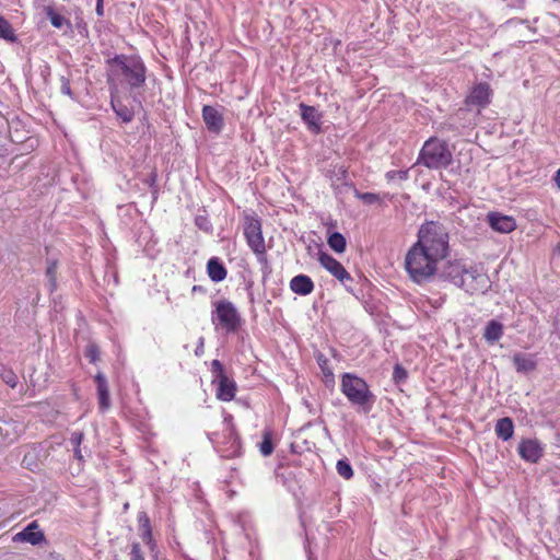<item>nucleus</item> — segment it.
<instances>
[{
    "instance_id": "f257e3e1",
    "label": "nucleus",
    "mask_w": 560,
    "mask_h": 560,
    "mask_svg": "<svg viewBox=\"0 0 560 560\" xmlns=\"http://www.w3.org/2000/svg\"><path fill=\"white\" fill-rule=\"evenodd\" d=\"M450 254V236L446 229L438 222H424L417 234V241L405 255L404 267L409 279L419 285L431 281L439 265Z\"/></svg>"
},
{
    "instance_id": "f03ea898",
    "label": "nucleus",
    "mask_w": 560,
    "mask_h": 560,
    "mask_svg": "<svg viewBox=\"0 0 560 560\" xmlns=\"http://www.w3.org/2000/svg\"><path fill=\"white\" fill-rule=\"evenodd\" d=\"M107 83L110 90L117 92L118 84H127L137 89L144 84L147 68L139 57L116 55L107 60Z\"/></svg>"
},
{
    "instance_id": "7ed1b4c3",
    "label": "nucleus",
    "mask_w": 560,
    "mask_h": 560,
    "mask_svg": "<svg viewBox=\"0 0 560 560\" xmlns=\"http://www.w3.org/2000/svg\"><path fill=\"white\" fill-rule=\"evenodd\" d=\"M340 390L350 404L365 413L371 411L375 396L362 377L349 372L343 373L340 380Z\"/></svg>"
},
{
    "instance_id": "20e7f679",
    "label": "nucleus",
    "mask_w": 560,
    "mask_h": 560,
    "mask_svg": "<svg viewBox=\"0 0 560 560\" xmlns=\"http://www.w3.org/2000/svg\"><path fill=\"white\" fill-rule=\"evenodd\" d=\"M453 161L452 151L446 141L438 137H430L420 150L417 164H422L430 170L447 167Z\"/></svg>"
},
{
    "instance_id": "39448f33",
    "label": "nucleus",
    "mask_w": 560,
    "mask_h": 560,
    "mask_svg": "<svg viewBox=\"0 0 560 560\" xmlns=\"http://www.w3.org/2000/svg\"><path fill=\"white\" fill-rule=\"evenodd\" d=\"M212 324L217 329H222L226 334H235L243 326V318L235 305L221 299L212 303Z\"/></svg>"
},
{
    "instance_id": "423d86ee",
    "label": "nucleus",
    "mask_w": 560,
    "mask_h": 560,
    "mask_svg": "<svg viewBox=\"0 0 560 560\" xmlns=\"http://www.w3.org/2000/svg\"><path fill=\"white\" fill-rule=\"evenodd\" d=\"M243 233L246 244L257 257L258 262L267 265V247L262 234V223L257 215L244 217Z\"/></svg>"
},
{
    "instance_id": "0eeeda50",
    "label": "nucleus",
    "mask_w": 560,
    "mask_h": 560,
    "mask_svg": "<svg viewBox=\"0 0 560 560\" xmlns=\"http://www.w3.org/2000/svg\"><path fill=\"white\" fill-rule=\"evenodd\" d=\"M212 442L223 457L232 458L241 452L240 438L230 422L223 423L222 430L213 433Z\"/></svg>"
},
{
    "instance_id": "6e6552de",
    "label": "nucleus",
    "mask_w": 560,
    "mask_h": 560,
    "mask_svg": "<svg viewBox=\"0 0 560 560\" xmlns=\"http://www.w3.org/2000/svg\"><path fill=\"white\" fill-rule=\"evenodd\" d=\"M212 384L215 385V396L221 401L234 399L237 390L235 381L228 376L223 364L219 360L211 362Z\"/></svg>"
},
{
    "instance_id": "1a4fd4ad",
    "label": "nucleus",
    "mask_w": 560,
    "mask_h": 560,
    "mask_svg": "<svg viewBox=\"0 0 560 560\" xmlns=\"http://www.w3.org/2000/svg\"><path fill=\"white\" fill-rule=\"evenodd\" d=\"M459 288L471 295L485 293L489 288V278L476 267L470 266L465 273L464 283L460 284Z\"/></svg>"
},
{
    "instance_id": "9d476101",
    "label": "nucleus",
    "mask_w": 560,
    "mask_h": 560,
    "mask_svg": "<svg viewBox=\"0 0 560 560\" xmlns=\"http://www.w3.org/2000/svg\"><path fill=\"white\" fill-rule=\"evenodd\" d=\"M492 91L487 82H480L474 85L465 97V106L468 108L477 107L479 110L487 107L491 102Z\"/></svg>"
},
{
    "instance_id": "9b49d317",
    "label": "nucleus",
    "mask_w": 560,
    "mask_h": 560,
    "mask_svg": "<svg viewBox=\"0 0 560 560\" xmlns=\"http://www.w3.org/2000/svg\"><path fill=\"white\" fill-rule=\"evenodd\" d=\"M318 261L332 277L340 282L352 281L351 275L346 270L340 261L327 253H319Z\"/></svg>"
},
{
    "instance_id": "f8f14e48",
    "label": "nucleus",
    "mask_w": 560,
    "mask_h": 560,
    "mask_svg": "<svg viewBox=\"0 0 560 560\" xmlns=\"http://www.w3.org/2000/svg\"><path fill=\"white\" fill-rule=\"evenodd\" d=\"M469 267L460 260L448 261L443 269V278L459 288Z\"/></svg>"
},
{
    "instance_id": "ddd939ff",
    "label": "nucleus",
    "mask_w": 560,
    "mask_h": 560,
    "mask_svg": "<svg viewBox=\"0 0 560 560\" xmlns=\"http://www.w3.org/2000/svg\"><path fill=\"white\" fill-rule=\"evenodd\" d=\"M489 225L497 232L511 233L516 229V221L511 215L500 212H490L487 217Z\"/></svg>"
},
{
    "instance_id": "4468645a",
    "label": "nucleus",
    "mask_w": 560,
    "mask_h": 560,
    "mask_svg": "<svg viewBox=\"0 0 560 560\" xmlns=\"http://www.w3.org/2000/svg\"><path fill=\"white\" fill-rule=\"evenodd\" d=\"M13 540L39 545L45 541V534L39 529L37 521H33L22 532L15 534Z\"/></svg>"
},
{
    "instance_id": "2eb2a0df",
    "label": "nucleus",
    "mask_w": 560,
    "mask_h": 560,
    "mask_svg": "<svg viewBox=\"0 0 560 560\" xmlns=\"http://www.w3.org/2000/svg\"><path fill=\"white\" fill-rule=\"evenodd\" d=\"M94 381L96 383L100 410L101 412H105L110 408V396L107 380L102 372H98L94 376Z\"/></svg>"
},
{
    "instance_id": "dca6fc26",
    "label": "nucleus",
    "mask_w": 560,
    "mask_h": 560,
    "mask_svg": "<svg viewBox=\"0 0 560 560\" xmlns=\"http://www.w3.org/2000/svg\"><path fill=\"white\" fill-rule=\"evenodd\" d=\"M520 456L529 463H537L542 456V448L537 441L524 440L518 445Z\"/></svg>"
},
{
    "instance_id": "f3484780",
    "label": "nucleus",
    "mask_w": 560,
    "mask_h": 560,
    "mask_svg": "<svg viewBox=\"0 0 560 560\" xmlns=\"http://www.w3.org/2000/svg\"><path fill=\"white\" fill-rule=\"evenodd\" d=\"M301 117L308 129L315 133L320 132L322 114L314 107L304 103L300 104Z\"/></svg>"
},
{
    "instance_id": "a211bd4d",
    "label": "nucleus",
    "mask_w": 560,
    "mask_h": 560,
    "mask_svg": "<svg viewBox=\"0 0 560 560\" xmlns=\"http://www.w3.org/2000/svg\"><path fill=\"white\" fill-rule=\"evenodd\" d=\"M202 118L210 131L220 132L223 128L222 115L210 105H205L202 107Z\"/></svg>"
},
{
    "instance_id": "6ab92c4d",
    "label": "nucleus",
    "mask_w": 560,
    "mask_h": 560,
    "mask_svg": "<svg viewBox=\"0 0 560 560\" xmlns=\"http://www.w3.org/2000/svg\"><path fill=\"white\" fill-rule=\"evenodd\" d=\"M22 433V425L13 420L0 423V436L5 444L15 442Z\"/></svg>"
},
{
    "instance_id": "aec40b11",
    "label": "nucleus",
    "mask_w": 560,
    "mask_h": 560,
    "mask_svg": "<svg viewBox=\"0 0 560 560\" xmlns=\"http://www.w3.org/2000/svg\"><path fill=\"white\" fill-rule=\"evenodd\" d=\"M290 289L299 295H308L314 291V282L306 275H298L290 280Z\"/></svg>"
},
{
    "instance_id": "412c9836",
    "label": "nucleus",
    "mask_w": 560,
    "mask_h": 560,
    "mask_svg": "<svg viewBox=\"0 0 560 560\" xmlns=\"http://www.w3.org/2000/svg\"><path fill=\"white\" fill-rule=\"evenodd\" d=\"M137 521L139 524V528L141 529V539L142 541L153 550L155 548V541L153 538L151 522L145 512H139L137 515Z\"/></svg>"
},
{
    "instance_id": "4be33fe9",
    "label": "nucleus",
    "mask_w": 560,
    "mask_h": 560,
    "mask_svg": "<svg viewBox=\"0 0 560 560\" xmlns=\"http://www.w3.org/2000/svg\"><path fill=\"white\" fill-rule=\"evenodd\" d=\"M207 273L213 282H221L228 276V270L218 257H211L207 262Z\"/></svg>"
},
{
    "instance_id": "5701e85b",
    "label": "nucleus",
    "mask_w": 560,
    "mask_h": 560,
    "mask_svg": "<svg viewBox=\"0 0 560 560\" xmlns=\"http://www.w3.org/2000/svg\"><path fill=\"white\" fill-rule=\"evenodd\" d=\"M114 90H112V101L110 105L115 114L118 118L121 119L122 122H130L133 119L135 113L133 109L122 104L115 95Z\"/></svg>"
},
{
    "instance_id": "b1692460",
    "label": "nucleus",
    "mask_w": 560,
    "mask_h": 560,
    "mask_svg": "<svg viewBox=\"0 0 560 560\" xmlns=\"http://www.w3.org/2000/svg\"><path fill=\"white\" fill-rule=\"evenodd\" d=\"M513 363L517 372H532L536 369V362L532 355L524 353H516L513 357Z\"/></svg>"
},
{
    "instance_id": "393cba45",
    "label": "nucleus",
    "mask_w": 560,
    "mask_h": 560,
    "mask_svg": "<svg viewBox=\"0 0 560 560\" xmlns=\"http://www.w3.org/2000/svg\"><path fill=\"white\" fill-rule=\"evenodd\" d=\"M495 434L503 441H508L513 436L514 425L511 418H501L495 423Z\"/></svg>"
},
{
    "instance_id": "a878e982",
    "label": "nucleus",
    "mask_w": 560,
    "mask_h": 560,
    "mask_svg": "<svg viewBox=\"0 0 560 560\" xmlns=\"http://www.w3.org/2000/svg\"><path fill=\"white\" fill-rule=\"evenodd\" d=\"M503 335V325L497 320H490L483 332V338L490 342L494 343L501 339Z\"/></svg>"
},
{
    "instance_id": "bb28decb",
    "label": "nucleus",
    "mask_w": 560,
    "mask_h": 560,
    "mask_svg": "<svg viewBox=\"0 0 560 560\" xmlns=\"http://www.w3.org/2000/svg\"><path fill=\"white\" fill-rule=\"evenodd\" d=\"M46 15L48 16L51 25L56 28H62L63 26H67L68 28L71 27V22L67 20L65 16L56 12L51 7L45 8Z\"/></svg>"
},
{
    "instance_id": "cd10ccee",
    "label": "nucleus",
    "mask_w": 560,
    "mask_h": 560,
    "mask_svg": "<svg viewBox=\"0 0 560 560\" xmlns=\"http://www.w3.org/2000/svg\"><path fill=\"white\" fill-rule=\"evenodd\" d=\"M328 246L336 253H343L346 250L347 242L345 236L339 232L331 233L327 238Z\"/></svg>"
},
{
    "instance_id": "c85d7f7f",
    "label": "nucleus",
    "mask_w": 560,
    "mask_h": 560,
    "mask_svg": "<svg viewBox=\"0 0 560 560\" xmlns=\"http://www.w3.org/2000/svg\"><path fill=\"white\" fill-rule=\"evenodd\" d=\"M0 377L11 388H14L18 385V375L10 366L0 364Z\"/></svg>"
},
{
    "instance_id": "c756f323",
    "label": "nucleus",
    "mask_w": 560,
    "mask_h": 560,
    "mask_svg": "<svg viewBox=\"0 0 560 560\" xmlns=\"http://www.w3.org/2000/svg\"><path fill=\"white\" fill-rule=\"evenodd\" d=\"M0 38L8 42H15L16 36L12 25L3 16L0 15Z\"/></svg>"
},
{
    "instance_id": "7c9ffc66",
    "label": "nucleus",
    "mask_w": 560,
    "mask_h": 560,
    "mask_svg": "<svg viewBox=\"0 0 560 560\" xmlns=\"http://www.w3.org/2000/svg\"><path fill=\"white\" fill-rule=\"evenodd\" d=\"M336 469L339 476L343 479L349 480L353 477V469L350 463L346 459H339L336 465Z\"/></svg>"
},
{
    "instance_id": "2f4dec72",
    "label": "nucleus",
    "mask_w": 560,
    "mask_h": 560,
    "mask_svg": "<svg viewBox=\"0 0 560 560\" xmlns=\"http://www.w3.org/2000/svg\"><path fill=\"white\" fill-rule=\"evenodd\" d=\"M57 270L58 261L56 259L48 260L46 276L49 278L51 291H54L57 287Z\"/></svg>"
},
{
    "instance_id": "473e14b6",
    "label": "nucleus",
    "mask_w": 560,
    "mask_h": 560,
    "mask_svg": "<svg viewBox=\"0 0 560 560\" xmlns=\"http://www.w3.org/2000/svg\"><path fill=\"white\" fill-rule=\"evenodd\" d=\"M130 560H145L144 550L139 541H132L129 551Z\"/></svg>"
},
{
    "instance_id": "72a5a7b5",
    "label": "nucleus",
    "mask_w": 560,
    "mask_h": 560,
    "mask_svg": "<svg viewBox=\"0 0 560 560\" xmlns=\"http://www.w3.org/2000/svg\"><path fill=\"white\" fill-rule=\"evenodd\" d=\"M84 355H85V358L91 363H96L100 360V348H98V346L96 343H94V342H90L85 347Z\"/></svg>"
},
{
    "instance_id": "f704fd0d",
    "label": "nucleus",
    "mask_w": 560,
    "mask_h": 560,
    "mask_svg": "<svg viewBox=\"0 0 560 560\" xmlns=\"http://www.w3.org/2000/svg\"><path fill=\"white\" fill-rule=\"evenodd\" d=\"M385 177L388 182H392L394 179L407 180L409 177V171L408 170L388 171L385 174Z\"/></svg>"
},
{
    "instance_id": "c9c22d12",
    "label": "nucleus",
    "mask_w": 560,
    "mask_h": 560,
    "mask_svg": "<svg viewBox=\"0 0 560 560\" xmlns=\"http://www.w3.org/2000/svg\"><path fill=\"white\" fill-rule=\"evenodd\" d=\"M407 371L400 365L396 364L393 371V380L395 383L400 384L407 378Z\"/></svg>"
},
{
    "instance_id": "e433bc0d",
    "label": "nucleus",
    "mask_w": 560,
    "mask_h": 560,
    "mask_svg": "<svg viewBox=\"0 0 560 560\" xmlns=\"http://www.w3.org/2000/svg\"><path fill=\"white\" fill-rule=\"evenodd\" d=\"M357 197L362 200L364 203L373 205L380 202V196L374 192H360L357 194Z\"/></svg>"
},
{
    "instance_id": "4c0bfd02",
    "label": "nucleus",
    "mask_w": 560,
    "mask_h": 560,
    "mask_svg": "<svg viewBox=\"0 0 560 560\" xmlns=\"http://www.w3.org/2000/svg\"><path fill=\"white\" fill-rule=\"evenodd\" d=\"M273 445L268 435H265L262 442L260 443V452L262 455L268 456L272 453Z\"/></svg>"
},
{
    "instance_id": "58836bf2",
    "label": "nucleus",
    "mask_w": 560,
    "mask_h": 560,
    "mask_svg": "<svg viewBox=\"0 0 560 560\" xmlns=\"http://www.w3.org/2000/svg\"><path fill=\"white\" fill-rule=\"evenodd\" d=\"M84 439V433L82 431H74L71 434L70 442L73 445V447L81 446Z\"/></svg>"
},
{
    "instance_id": "ea45409f",
    "label": "nucleus",
    "mask_w": 560,
    "mask_h": 560,
    "mask_svg": "<svg viewBox=\"0 0 560 560\" xmlns=\"http://www.w3.org/2000/svg\"><path fill=\"white\" fill-rule=\"evenodd\" d=\"M156 179H158V174L156 172H152L151 175H150V178L148 180V183L150 184V186H153L154 188H156ZM158 189L154 190V192H156Z\"/></svg>"
},
{
    "instance_id": "a19ab883",
    "label": "nucleus",
    "mask_w": 560,
    "mask_h": 560,
    "mask_svg": "<svg viewBox=\"0 0 560 560\" xmlns=\"http://www.w3.org/2000/svg\"><path fill=\"white\" fill-rule=\"evenodd\" d=\"M103 3H104V1H101V0H97V2H96V9H95V11H96V14H97L98 16H103V15H104V7H103Z\"/></svg>"
},
{
    "instance_id": "79ce46f5",
    "label": "nucleus",
    "mask_w": 560,
    "mask_h": 560,
    "mask_svg": "<svg viewBox=\"0 0 560 560\" xmlns=\"http://www.w3.org/2000/svg\"><path fill=\"white\" fill-rule=\"evenodd\" d=\"M73 451H74L75 458L79 459V460H82L83 459V455L81 453L80 446L79 447H73Z\"/></svg>"
},
{
    "instance_id": "37998d69",
    "label": "nucleus",
    "mask_w": 560,
    "mask_h": 560,
    "mask_svg": "<svg viewBox=\"0 0 560 560\" xmlns=\"http://www.w3.org/2000/svg\"><path fill=\"white\" fill-rule=\"evenodd\" d=\"M553 180H555L557 187L560 189V168L556 172Z\"/></svg>"
},
{
    "instance_id": "c03bdc74",
    "label": "nucleus",
    "mask_w": 560,
    "mask_h": 560,
    "mask_svg": "<svg viewBox=\"0 0 560 560\" xmlns=\"http://www.w3.org/2000/svg\"><path fill=\"white\" fill-rule=\"evenodd\" d=\"M199 291H202V287H200V285L192 287V292H199Z\"/></svg>"
}]
</instances>
